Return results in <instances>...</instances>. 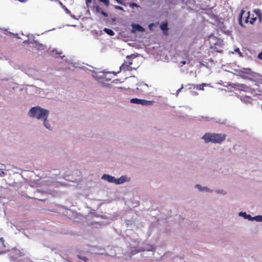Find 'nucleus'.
Here are the masks:
<instances>
[{
    "instance_id": "nucleus-1",
    "label": "nucleus",
    "mask_w": 262,
    "mask_h": 262,
    "mask_svg": "<svg viewBox=\"0 0 262 262\" xmlns=\"http://www.w3.org/2000/svg\"><path fill=\"white\" fill-rule=\"evenodd\" d=\"M93 77L97 81L101 83L104 86H108L111 83H113L115 80V72H100L95 73Z\"/></svg>"
},
{
    "instance_id": "nucleus-2",
    "label": "nucleus",
    "mask_w": 262,
    "mask_h": 262,
    "mask_svg": "<svg viewBox=\"0 0 262 262\" xmlns=\"http://www.w3.org/2000/svg\"><path fill=\"white\" fill-rule=\"evenodd\" d=\"M49 114V111L42 108L40 106H35L31 108L29 112V116L38 119H47Z\"/></svg>"
},
{
    "instance_id": "nucleus-3",
    "label": "nucleus",
    "mask_w": 262,
    "mask_h": 262,
    "mask_svg": "<svg viewBox=\"0 0 262 262\" xmlns=\"http://www.w3.org/2000/svg\"><path fill=\"white\" fill-rule=\"evenodd\" d=\"M226 137L224 134L206 133L202 137L206 143L211 142L215 143H221Z\"/></svg>"
},
{
    "instance_id": "nucleus-4",
    "label": "nucleus",
    "mask_w": 262,
    "mask_h": 262,
    "mask_svg": "<svg viewBox=\"0 0 262 262\" xmlns=\"http://www.w3.org/2000/svg\"><path fill=\"white\" fill-rule=\"evenodd\" d=\"M137 60V59H136L134 55L127 56L126 60H124L120 68L121 70L124 71H130L133 69L136 70L139 67V66L136 64L132 66V65L134 63H135Z\"/></svg>"
},
{
    "instance_id": "nucleus-5",
    "label": "nucleus",
    "mask_w": 262,
    "mask_h": 262,
    "mask_svg": "<svg viewBox=\"0 0 262 262\" xmlns=\"http://www.w3.org/2000/svg\"><path fill=\"white\" fill-rule=\"evenodd\" d=\"M25 254L24 251H20L18 249H13L10 253V258L12 260H17L19 258L24 256Z\"/></svg>"
},
{
    "instance_id": "nucleus-6",
    "label": "nucleus",
    "mask_w": 262,
    "mask_h": 262,
    "mask_svg": "<svg viewBox=\"0 0 262 262\" xmlns=\"http://www.w3.org/2000/svg\"><path fill=\"white\" fill-rule=\"evenodd\" d=\"M130 102L132 103L141 104L142 105H148L151 104V102L149 101L138 98H132L130 99Z\"/></svg>"
},
{
    "instance_id": "nucleus-7",
    "label": "nucleus",
    "mask_w": 262,
    "mask_h": 262,
    "mask_svg": "<svg viewBox=\"0 0 262 262\" xmlns=\"http://www.w3.org/2000/svg\"><path fill=\"white\" fill-rule=\"evenodd\" d=\"M235 85L236 86L234 88H236V89H238L239 91H243L246 92H251L252 91V88L248 86H247L246 84H237Z\"/></svg>"
},
{
    "instance_id": "nucleus-8",
    "label": "nucleus",
    "mask_w": 262,
    "mask_h": 262,
    "mask_svg": "<svg viewBox=\"0 0 262 262\" xmlns=\"http://www.w3.org/2000/svg\"><path fill=\"white\" fill-rule=\"evenodd\" d=\"M154 248L151 245L147 244L146 246L143 248V249L141 250H133L131 252L132 254L134 255L136 254L137 253H139V252L142 251H152L153 250Z\"/></svg>"
},
{
    "instance_id": "nucleus-9",
    "label": "nucleus",
    "mask_w": 262,
    "mask_h": 262,
    "mask_svg": "<svg viewBox=\"0 0 262 262\" xmlns=\"http://www.w3.org/2000/svg\"><path fill=\"white\" fill-rule=\"evenodd\" d=\"M130 181V178L126 176H122L119 179H116V184H121Z\"/></svg>"
},
{
    "instance_id": "nucleus-10",
    "label": "nucleus",
    "mask_w": 262,
    "mask_h": 262,
    "mask_svg": "<svg viewBox=\"0 0 262 262\" xmlns=\"http://www.w3.org/2000/svg\"><path fill=\"white\" fill-rule=\"evenodd\" d=\"M160 29L162 30L163 34L165 35H167L168 34V28L167 27V22L164 21L162 22L160 25Z\"/></svg>"
},
{
    "instance_id": "nucleus-11",
    "label": "nucleus",
    "mask_w": 262,
    "mask_h": 262,
    "mask_svg": "<svg viewBox=\"0 0 262 262\" xmlns=\"http://www.w3.org/2000/svg\"><path fill=\"white\" fill-rule=\"evenodd\" d=\"M132 31L134 32H143L144 29L138 24H133L132 25Z\"/></svg>"
},
{
    "instance_id": "nucleus-12",
    "label": "nucleus",
    "mask_w": 262,
    "mask_h": 262,
    "mask_svg": "<svg viewBox=\"0 0 262 262\" xmlns=\"http://www.w3.org/2000/svg\"><path fill=\"white\" fill-rule=\"evenodd\" d=\"M247 14H248V15L247 16H246L244 21L245 23H247L248 22H249L251 24H253L254 22L256 20V17L250 18V14L249 12H248L247 13Z\"/></svg>"
},
{
    "instance_id": "nucleus-13",
    "label": "nucleus",
    "mask_w": 262,
    "mask_h": 262,
    "mask_svg": "<svg viewBox=\"0 0 262 262\" xmlns=\"http://www.w3.org/2000/svg\"><path fill=\"white\" fill-rule=\"evenodd\" d=\"M102 179L106 180L109 182H115V177L111 176L108 174H104L102 176Z\"/></svg>"
},
{
    "instance_id": "nucleus-14",
    "label": "nucleus",
    "mask_w": 262,
    "mask_h": 262,
    "mask_svg": "<svg viewBox=\"0 0 262 262\" xmlns=\"http://www.w3.org/2000/svg\"><path fill=\"white\" fill-rule=\"evenodd\" d=\"M188 85L192 86L194 89L196 88L198 90H204L203 86H206V84H205V83H202L201 84H188Z\"/></svg>"
},
{
    "instance_id": "nucleus-15",
    "label": "nucleus",
    "mask_w": 262,
    "mask_h": 262,
    "mask_svg": "<svg viewBox=\"0 0 262 262\" xmlns=\"http://www.w3.org/2000/svg\"><path fill=\"white\" fill-rule=\"evenodd\" d=\"M104 31L107 33V34L112 36V35H114V32L111 29H107V28H104Z\"/></svg>"
},
{
    "instance_id": "nucleus-16",
    "label": "nucleus",
    "mask_w": 262,
    "mask_h": 262,
    "mask_svg": "<svg viewBox=\"0 0 262 262\" xmlns=\"http://www.w3.org/2000/svg\"><path fill=\"white\" fill-rule=\"evenodd\" d=\"M43 124L48 129L50 128V124L48 123V121H47V119H43Z\"/></svg>"
},
{
    "instance_id": "nucleus-17",
    "label": "nucleus",
    "mask_w": 262,
    "mask_h": 262,
    "mask_svg": "<svg viewBox=\"0 0 262 262\" xmlns=\"http://www.w3.org/2000/svg\"><path fill=\"white\" fill-rule=\"evenodd\" d=\"M253 220L257 222H262V215H257L253 217Z\"/></svg>"
},
{
    "instance_id": "nucleus-18",
    "label": "nucleus",
    "mask_w": 262,
    "mask_h": 262,
    "mask_svg": "<svg viewBox=\"0 0 262 262\" xmlns=\"http://www.w3.org/2000/svg\"><path fill=\"white\" fill-rule=\"evenodd\" d=\"M4 247H5V241L3 238L1 237L0 238V248H1Z\"/></svg>"
},
{
    "instance_id": "nucleus-19",
    "label": "nucleus",
    "mask_w": 262,
    "mask_h": 262,
    "mask_svg": "<svg viewBox=\"0 0 262 262\" xmlns=\"http://www.w3.org/2000/svg\"><path fill=\"white\" fill-rule=\"evenodd\" d=\"M126 4H128L130 7L134 8V7H138L139 6L135 3H126Z\"/></svg>"
},
{
    "instance_id": "nucleus-20",
    "label": "nucleus",
    "mask_w": 262,
    "mask_h": 262,
    "mask_svg": "<svg viewBox=\"0 0 262 262\" xmlns=\"http://www.w3.org/2000/svg\"><path fill=\"white\" fill-rule=\"evenodd\" d=\"M245 12L244 11H242V12H241V14L240 15V18H239V24L243 26V19H244V18L243 17V14Z\"/></svg>"
},
{
    "instance_id": "nucleus-21",
    "label": "nucleus",
    "mask_w": 262,
    "mask_h": 262,
    "mask_svg": "<svg viewBox=\"0 0 262 262\" xmlns=\"http://www.w3.org/2000/svg\"><path fill=\"white\" fill-rule=\"evenodd\" d=\"M195 187H196V188H198V189H199V190H200V191H204V190H207V188L206 187L202 188V187H201V185H198V184H197V185H195Z\"/></svg>"
},
{
    "instance_id": "nucleus-22",
    "label": "nucleus",
    "mask_w": 262,
    "mask_h": 262,
    "mask_svg": "<svg viewBox=\"0 0 262 262\" xmlns=\"http://www.w3.org/2000/svg\"><path fill=\"white\" fill-rule=\"evenodd\" d=\"M116 2L124 6L126 5V3H125V0H116Z\"/></svg>"
},
{
    "instance_id": "nucleus-23",
    "label": "nucleus",
    "mask_w": 262,
    "mask_h": 262,
    "mask_svg": "<svg viewBox=\"0 0 262 262\" xmlns=\"http://www.w3.org/2000/svg\"><path fill=\"white\" fill-rule=\"evenodd\" d=\"M100 2L104 3V4L106 6H108L109 4V0H99Z\"/></svg>"
},
{
    "instance_id": "nucleus-24",
    "label": "nucleus",
    "mask_w": 262,
    "mask_h": 262,
    "mask_svg": "<svg viewBox=\"0 0 262 262\" xmlns=\"http://www.w3.org/2000/svg\"><path fill=\"white\" fill-rule=\"evenodd\" d=\"M240 216H243L245 219L246 216H248L246 212H241L239 213Z\"/></svg>"
},
{
    "instance_id": "nucleus-25",
    "label": "nucleus",
    "mask_w": 262,
    "mask_h": 262,
    "mask_svg": "<svg viewBox=\"0 0 262 262\" xmlns=\"http://www.w3.org/2000/svg\"><path fill=\"white\" fill-rule=\"evenodd\" d=\"M248 216H246L245 219H248L249 220H253V217H252L250 215L247 214Z\"/></svg>"
},
{
    "instance_id": "nucleus-26",
    "label": "nucleus",
    "mask_w": 262,
    "mask_h": 262,
    "mask_svg": "<svg viewBox=\"0 0 262 262\" xmlns=\"http://www.w3.org/2000/svg\"><path fill=\"white\" fill-rule=\"evenodd\" d=\"M257 57L259 59H262V51L258 54Z\"/></svg>"
},
{
    "instance_id": "nucleus-27",
    "label": "nucleus",
    "mask_w": 262,
    "mask_h": 262,
    "mask_svg": "<svg viewBox=\"0 0 262 262\" xmlns=\"http://www.w3.org/2000/svg\"><path fill=\"white\" fill-rule=\"evenodd\" d=\"M235 51L236 52L238 53H239V54L240 55H241L242 53H241V52H240V50H239V49L238 48L236 49L235 50Z\"/></svg>"
},
{
    "instance_id": "nucleus-28",
    "label": "nucleus",
    "mask_w": 262,
    "mask_h": 262,
    "mask_svg": "<svg viewBox=\"0 0 262 262\" xmlns=\"http://www.w3.org/2000/svg\"><path fill=\"white\" fill-rule=\"evenodd\" d=\"M80 258H81V259H82V260H84L85 261H86L87 260V259H88V258H87L86 257H84V256H83V257H80Z\"/></svg>"
},
{
    "instance_id": "nucleus-29",
    "label": "nucleus",
    "mask_w": 262,
    "mask_h": 262,
    "mask_svg": "<svg viewBox=\"0 0 262 262\" xmlns=\"http://www.w3.org/2000/svg\"><path fill=\"white\" fill-rule=\"evenodd\" d=\"M116 9L122 10V8L121 7H120V6H116Z\"/></svg>"
},
{
    "instance_id": "nucleus-30",
    "label": "nucleus",
    "mask_w": 262,
    "mask_h": 262,
    "mask_svg": "<svg viewBox=\"0 0 262 262\" xmlns=\"http://www.w3.org/2000/svg\"><path fill=\"white\" fill-rule=\"evenodd\" d=\"M85 1L87 4L91 3L92 2V0H85Z\"/></svg>"
},
{
    "instance_id": "nucleus-31",
    "label": "nucleus",
    "mask_w": 262,
    "mask_h": 262,
    "mask_svg": "<svg viewBox=\"0 0 262 262\" xmlns=\"http://www.w3.org/2000/svg\"><path fill=\"white\" fill-rule=\"evenodd\" d=\"M0 172H1V175H0L1 176H3L5 174V172L3 171Z\"/></svg>"
},
{
    "instance_id": "nucleus-32",
    "label": "nucleus",
    "mask_w": 262,
    "mask_h": 262,
    "mask_svg": "<svg viewBox=\"0 0 262 262\" xmlns=\"http://www.w3.org/2000/svg\"><path fill=\"white\" fill-rule=\"evenodd\" d=\"M183 88V86H182L180 89H179L178 91H177V93H179L181 90Z\"/></svg>"
},
{
    "instance_id": "nucleus-33",
    "label": "nucleus",
    "mask_w": 262,
    "mask_h": 262,
    "mask_svg": "<svg viewBox=\"0 0 262 262\" xmlns=\"http://www.w3.org/2000/svg\"><path fill=\"white\" fill-rule=\"evenodd\" d=\"M27 0H18V1H19L20 2H21V3H24Z\"/></svg>"
},
{
    "instance_id": "nucleus-34",
    "label": "nucleus",
    "mask_w": 262,
    "mask_h": 262,
    "mask_svg": "<svg viewBox=\"0 0 262 262\" xmlns=\"http://www.w3.org/2000/svg\"><path fill=\"white\" fill-rule=\"evenodd\" d=\"M181 63H182V64H185V63H186V61H181Z\"/></svg>"
},
{
    "instance_id": "nucleus-35",
    "label": "nucleus",
    "mask_w": 262,
    "mask_h": 262,
    "mask_svg": "<svg viewBox=\"0 0 262 262\" xmlns=\"http://www.w3.org/2000/svg\"><path fill=\"white\" fill-rule=\"evenodd\" d=\"M116 89H122L121 87H118V86H116Z\"/></svg>"
},
{
    "instance_id": "nucleus-36",
    "label": "nucleus",
    "mask_w": 262,
    "mask_h": 262,
    "mask_svg": "<svg viewBox=\"0 0 262 262\" xmlns=\"http://www.w3.org/2000/svg\"><path fill=\"white\" fill-rule=\"evenodd\" d=\"M102 13L104 16H107V14L106 13L102 12Z\"/></svg>"
},
{
    "instance_id": "nucleus-37",
    "label": "nucleus",
    "mask_w": 262,
    "mask_h": 262,
    "mask_svg": "<svg viewBox=\"0 0 262 262\" xmlns=\"http://www.w3.org/2000/svg\"><path fill=\"white\" fill-rule=\"evenodd\" d=\"M55 51H56V54H58V53H57V51L55 50H53V52H55Z\"/></svg>"
},
{
    "instance_id": "nucleus-38",
    "label": "nucleus",
    "mask_w": 262,
    "mask_h": 262,
    "mask_svg": "<svg viewBox=\"0 0 262 262\" xmlns=\"http://www.w3.org/2000/svg\"><path fill=\"white\" fill-rule=\"evenodd\" d=\"M115 81H116V84L118 82V80L117 79H115Z\"/></svg>"
}]
</instances>
